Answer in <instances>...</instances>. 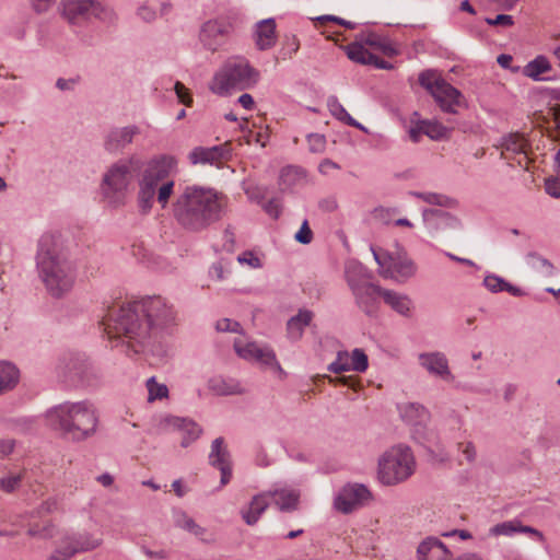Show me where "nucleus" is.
<instances>
[{"label": "nucleus", "instance_id": "obj_4", "mask_svg": "<svg viewBox=\"0 0 560 560\" xmlns=\"http://www.w3.org/2000/svg\"><path fill=\"white\" fill-rule=\"evenodd\" d=\"M45 420L48 427L65 439L83 442L95 435L100 415L95 405L84 399L52 406L45 412Z\"/></svg>", "mask_w": 560, "mask_h": 560}, {"label": "nucleus", "instance_id": "obj_51", "mask_svg": "<svg viewBox=\"0 0 560 560\" xmlns=\"http://www.w3.org/2000/svg\"><path fill=\"white\" fill-rule=\"evenodd\" d=\"M310 151L313 153H322L326 148V138L319 133H311L307 136Z\"/></svg>", "mask_w": 560, "mask_h": 560}, {"label": "nucleus", "instance_id": "obj_46", "mask_svg": "<svg viewBox=\"0 0 560 560\" xmlns=\"http://www.w3.org/2000/svg\"><path fill=\"white\" fill-rule=\"evenodd\" d=\"M368 368L369 358L365 352L360 348L353 349L350 354V371L363 373L368 370Z\"/></svg>", "mask_w": 560, "mask_h": 560}, {"label": "nucleus", "instance_id": "obj_19", "mask_svg": "<svg viewBox=\"0 0 560 560\" xmlns=\"http://www.w3.org/2000/svg\"><path fill=\"white\" fill-rule=\"evenodd\" d=\"M95 0H65L62 15L73 25H80L93 18Z\"/></svg>", "mask_w": 560, "mask_h": 560}, {"label": "nucleus", "instance_id": "obj_36", "mask_svg": "<svg viewBox=\"0 0 560 560\" xmlns=\"http://www.w3.org/2000/svg\"><path fill=\"white\" fill-rule=\"evenodd\" d=\"M550 70L551 65L549 60L545 56L539 55L524 67L523 74L534 81H542L546 80L542 74Z\"/></svg>", "mask_w": 560, "mask_h": 560}, {"label": "nucleus", "instance_id": "obj_13", "mask_svg": "<svg viewBox=\"0 0 560 560\" xmlns=\"http://www.w3.org/2000/svg\"><path fill=\"white\" fill-rule=\"evenodd\" d=\"M140 135L137 125L110 127L103 137V148L110 154L121 153Z\"/></svg>", "mask_w": 560, "mask_h": 560}, {"label": "nucleus", "instance_id": "obj_64", "mask_svg": "<svg viewBox=\"0 0 560 560\" xmlns=\"http://www.w3.org/2000/svg\"><path fill=\"white\" fill-rule=\"evenodd\" d=\"M265 211L272 218L277 219L280 215L279 203L276 199L269 200L265 206Z\"/></svg>", "mask_w": 560, "mask_h": 560}, {"label": "nucleus", "instance_id": "obj_48", "mask_svg": "<svg viewBox=\"0 0 560 560\" xmlns=\"http://www.w3.org/2000/svg\"><path fill=\"white\" fill-rule=\"evenodd\" d=\"M327 107L329 113L343 124H346L351 116L335 95L327 98Z\"/></svg>", "mask_w": 560, "mask_h": 560}, {"label": "nucleus", "instance_id": "obj_30", "mask_svg": "<svg viewBox=\"0 0 560 560\" xmlns=\"http://www.w3.org/2000/svg\"><path fill=\"white\" fill-rule=\"evenodd\" d=\"M256 45L260 50L271 48L276 44V22L266 19L256 25Z\"/></svg>", "mask_w": 560, "mask_h": 560}, {"label": "nucleus", "instance_id": "obj_29", "mask_svg": "<svg viewBox=\"0 0 560 560\" xmlns=\"http://www.w3.org/2000/svg\"><path fill=\"white\" fill-rule=\"evenodd\" d=\"M314 317L313 312L300 310L295 316H292L287 323L288 338L298 341L302 338L304 329L311 324Z\"/></svg>", "mask_w": 560, "mask_h": 560}, {"label": "nucleus", "instance_id": "obj_23", "mask_svg": "<svg viewBox=\"0 0 560 560\" xmlns=\"http://www.w3.org/2000/svg\"><path fill=\"white\" fill-rule=\"evenodd\" d=\"M270 502V493L268 491L254 495L249 504L241 510L243 521L249 526L255 525L268 509Z\"/></svg>", "mask_w": 560, "mask_h": 560}, {"label": "nucleus", "instance_id": "obj_37", "mask_svg": "<svg viewBox=\"0 0 560 560\" xmlns=\"http://www.w3.org/2000/svg\"><path fill=\"white\" fill-rule=\"evenodd\" d=\"M525 260L532 269L542 273L546 277H552L556 273V268L552 262L536 252H529L526 255Z\"/></svg>", "mask_w": 560, "mask_h": 560}, {"label": "nucleus", "instance_id": "obj_52", "mask_svg": "<svg viewBox=\"0 0 560 560\" xmlns=\"http://www.w3.org/2000/svg\"><path fill=\"white\" fill-rule=\"evenodd\" d=\"M137 16L145 23H152L155 21L158 14L154 8L143 3L138 7L136 11Z\"/></svg>", "mask_w": 560, "mask_h": 560}, {"label": "nucleus", "instance_id": "obj_17", "mask_svg": "<svg viewBox=\"0 0 560 560\" xmlns=\"http://www.w3.org/2000/svg\"><path fill=\"white\" fill-rule=\"evenodd\" d=\"M63 377L73 383L91 386L98 378L95 369L84 359L71 358L63 369Z\"/></svg>", "mask_w": 560, "mask_h": 560}, {"label": "nucleus", "instance_id": "obj_38", "mask_svg": "<svg viewBox=\"0 0 560 560\" xmlns=\"http://www.w3.org/2000/svg\"><path fill=\"white\" fill-rule=\"evenodd\" d=\"M348 58L360 65H370L375 61L374 55L370 52L362 43L354 42L345 47Z\"/></svg>", "mask_w": 560, "mask_h": 560}, {"label": "nucleus", "instance_id": "obj_58", "mask_svg": "<svg viewBox=\"0 0 560 560\" xmlns=\"http://www.w3.org/2000/svg\"><path fill=\"white\" fill-rule=\"evenodd\" d=\"M174 90H175L177 98L180 103H183L186 106L191 105L192 97L190 96V94L188 93V90L182 82L177 81L174 85Z\"/></svg>", "mask_w": 560, "mask_h": 560}, {"label": "nucleus", "instance_id": "obj_59", "mask_svg": "<svg viewBox=\"0 0 560 560\" xmlns=\"http://www.w3.org/2000/svg\"><path fill=\"white\" fill-rule=\"evenodd\" d=\"M238 262L247 264L252 268H260L261 261L260 259L252 252H245L237 257Z\"/></svg>", "mask_w": 560, "mask_h": 560}, {"label": "nucleus", "instance_id": "obj_33", "mask_svg": "<svg viewBox=\"0 0 560 560\" xmlns=\"http://www.w3.org/2000/svg\"><path fill=\"white\" fill-rule=\"evenodd\" d=\"M172 518L177 528H180L196 537L201 538L206 534V529L197 524L195 520L182 509H173Z\"/></svg>", "mask_w": 560, "mask_h": 560}, {"label": "nucleus", "instance_id": "obj_61", "mask_svg": "<svg viewBox=\"0 0 560 560\" xmlns=\"http://www.w3.org/2000/svg\"><path fill=\"white\" fill-rule=\"evenodd\" d=\"M56 0H31L33 9L37 13H44L48 11L54 4Z\"/></svg>", "mask_w": 560, "mask_h": 560}, {"label": "nucleus", "instance_id": "obj_3", "mask_svg": "<svg viewBox=\"0 0 560 560\" xmlns=\"http://www.w3.org/2000/svg\"><path fill=\"white\" fill-rule=\"evenodd\" d=\"M36 270L47 292L62 298L71 291L75 281L73 264L55 234H44L37 244Z\"/></svg>", "mask_w": 560, "mask_h": 560}, {"label": "nucleus", "instance_id": "obj_49", "mask_svg": "<svg viewBox=\"0 0 560 560\" xmlns=\"http://www.w3.org/2000/svg\"><path fill=\"white\" fill-rule=\"evenodd\" d=\"M483 285L492 293L504 291L505 280L497 275H487Z\"/></svg>", "mask_w": 560, "mask_h": 560}, {"label": "nucleus", "instance_id": "obj_32", "mask_svg": "<svg viewBox=\"0 0 560 560\" xmlns=\"http://www.w3.org/2000/svg\"><path fill=\"white\" fill-rule=\"evenodd\" d=\"M208 388L219 396H228L243 393V388L236 380L226 378L223 376L211 377L208 381Z\"/></svg>", "mask_w": 560, "mask_h": 560}, {"label": "nucleus", "instance_id": "obj_1", "mask_svg": "<svg viewBox=\"0 0 560 560\" xmlns=\"http://www.w3.org/2000/svg\"><path fill=\"white\" fill-rule=\"evenodd\" d=\"M176 313L162 296L115 304L101 324L115 347L126 346L128 354L155 353L161 348V331L175 325Z\"/></svg>", "mask_w": 560, "mask_h": 560}, {"label": "nucleus", "instance_id": "obj_57", "mask_svg": "<svg viewBox=\"0 0 560 560\" xmlns=\"http://www.w3.org/2000/svg\"><path fill=\"white\" fill-rule=\"evenodd\" d=\"M215 328L218 331L241 332V325L230 318H222L217 322Z\"/></svg>", "mask_w": 560, "mask_h": 560}, {"label": "nucleus", "instance_id": "obj_22", "mask_svg": "<svg viewBox=\"0 0 560 560\" xmlns=\"http://www.w3.org/2000/svg\"><path fill=\"white\" fill-rule=\"evenodd\" d=\"M432 96L440 105L441 109L450 114H455L456 107L459 106L463 101L462 93L445 80Z\"/></svg>", "mask_w": 560, "mask_h": 560}, {"label": "nucleus", "instance_id": "obj_62", "mask_svg": "<svg viewBox=\"0 0 560 560\" xmlns=\"http://www.w3.org/2000/svg\"><path fill=\"white\" fill-rule=\"evenodd\" d=\"M141 551L149 558L153 560H164L167 557V552L163 549L151 550L145 546L141 547Z\"/></svg>", "mask_w": 560, "mask_h": 560}, {"label": "nucleus", "instance_id": "obj_15", "mask_svg": "<svg viewBox=\"0 0 560 560\" xmlns=\"http://www.w3.org/2000/svg\"><path fill=\"white\" fill-rule=\"evenodd\" d=\"M233 347L237 355L247 361L258 362L265 365L277 364L275 352L269 347H261L254 341L244 338H235Z\"/></svg>", "mask_w": 560, "mask_h": 560}, {"label": "nucleus", "instance_id": "obj_53", "mask_svg": "<svg viewBox=\"0 0 560 560\" xmlns=\"http://www.w3.org/2000/svg\"><path fill=\"white\" fill-rule=\"evenodd\" d=\"M294 240L298 243H301V244H304V245H307V244H310L312 242V240H313V232H312V230L308 226L307 220H304V222L302 223L300 230L295 233Z\"/></svg>", "mask_w": 560, "mask_h": 560}, {"label": "nucleus", "instance_id": "obj_56", "mask_svg": "<svg viewBox=\"0 0 560 560\" xmlns=\"http://www.w3.org/2000/svg\"><path fill=\"white\" fill-rule=\"evenodd\" d=\"M545 190L552 198H560V175L546 178Z\"/></svg>", "mask_w": 560, "mask_h": 560}, {"label": "nucleus", "instance_id": "obj_31", "mask_svg": "<svg viewBox=\"0 0 560 560\" xmlns=\"http://www.w3.org/2000/svg\"><path fill=\"white\" fill-rule=\"evenodd\" d=\"M345 277L350 290L352 291L355 288L368 283L370 275L361 262L357 260H350L346 264Z\"/></svg>", "mask_w": 560, "mask_h": 560}, {"label": "nucleus", "instance_id": "obj_28", "mask_svg": "<svg viewBox=\"0 0 560 560\" xmlns=\"http://www.w3.org/2000/svg\"><path fill=\"white\" fill-rule=\"evenodd\" d=\"M226 151L222 145L210 148L196 147L188 155L191 164H215L224 159Z\"/></svg>", "mask_w": 560, "mask_h": 560}, {"label": "nucleus", "instance_id": "obj_63", "mask_svg": "<svg viewBox=\"0 0 560 560\" xmlns=\"http://www.w3.org/2000/svg\"><path fill=\"white\" fill-rule=\"evenodd\" d=\"M15 447V441L12 439H3L0 440V455L8 456L10 455Z\"/></svg>", "mask_w": 560, "mask_h": 560}, {"label": "nucleus", "instance_id": "obj_54", "mask_svg": "<svg viewBox=\"0 0 560 560\" xmlns=\"http://www.w3.org/2000/svg\"><path fill=\"white\" fill-rule=\"evenodd\" d=\"M27 535L31 537H40V538H52L54 537V526L52 524H47L44 527L39 528L38 526H32L27 530Z\"/></svg>", "mask_w": 560, "mask_h": 560}, {"label": "nucleus", "instance_id": "obj_20", "mask_svg": "<svg viewBox=\"0 0 560 560\" xmlns=\"http://www.w3.org/2000/svg\"><path fill=\"white\" fill-rule=\"evenodd\" d=\"M397 408L401 420L416 430L424 428L430 421L429 410L419 402H402Z\"/></svg>", "mask_w": 560, "mask_h": 560}, {"label": "nucleus", "instance_id": "obj_44", "mask_svg": "<svg viewBox=\"0 0 560 560\" xmlns=\"http://www.w3.org/2000/svg\"><path fill=\"white\" fill-rule=\"evenodd\" d=\"M73 535L80 544V548L83 552L95 550L103 544V539L101 537H96L89 532L73 533Z\"/></svg>", "mask_w": 560, "mask_h": 560}, {"label": "nucleus", "instance_id": "obj_40", "mask_svg": "<svg viewBox=\"0 0 560 560\" xmlns=\"http://www.w3.org/2000/svg\"><path fill=\"white\" fill-rule=\"evenodd\" d=\"M93 18L107 25H115L118 21L114 8L98 0H95Z\"/></svg>", "mask_w": 560, "mask_h": 560}, {"label": "nucleus", "instance_id": "obj_42", "mask_svg": "<svg viewBox=\"0 0 560 560\" xmlns=\"http://www.w3.org/2000/svg\"><path fill=\"white\" fill-rule=\"evenodd\" d=\"M421 130L423 135L432 140H442L447 137L450 129L438 121L423 120L421 121Z\"/></svg>", "mask_w": 560, "mask_h": 560}, {"label": "nucleus", "instance_id": "obj_11", "mask_svg": "<svg viewBox=\"0 0 560 560\" xmlns=\"http://www.w3.org/2000/svg\"><path fill=\"white\" fill-rule=\"evenodd\" d=\"M373 499L370 489L362 483H347L336 494L334 508L343 514L352 513Z\"/></svg>", "mask_w": 560, "mask_h": 560}, {"label": "nucleus", "instance_id": "obj_18", "mask_svg": "<svg viewBox=\"0 0 560 560\" xmlns=\"http://www.w3.org/2000/svg\"><path fill=\"white\" fill-rule=\"evenodd\" d=\"M422 220L431 234L447 229L456 230L462 226L460 221L456 217L440 209H423Z\"/></svg>", "mask_w": 560, "mask_h": 560}, {"label": "nucleus", "instance_id": "obj_10", "mask_svg": "<svg viewBox=\"0 0 560 560\" xmlns=\"http://www.w3.org/2000/svg\"><path fill=\"white\" fill-rule=\"evenodd\" d=\"M234 31L235 24L231 18L218 16L200 26L199 42L206 50L215 52L228 43Z\"/></svg>", "mask_w": 560, "mask_h": 560}, {"label": "nucleus", "instance_id": "obj_24", "mask_svg": "<svg viewBox=\"0 0 560 560\" xmlns=\"http://www.w3.org/2000/svg\"><path fill=\"white\" fill-rule=\"evenodd\" d=\"M445 545L435 537H427L417 549L418 560H450Z\"/></svg>", "mask_w": 560, "mask_h": 560}, {"label": "nucleus", "instance_id": "obj_34", "mask_svg": "<svg viewBox=\"0 0 560 560\" xmlns=\"http://www.w3.org/2000/svg\"><path fill=\"white\" fill-rule=\"evenodd\" d=\"M20 371L11 362L0 361V395H3L19 384Z\"/></svg>", "mask_w": 560, "mask_h": 560}, {"label": "nucleus", "instance_id": "obj_14", "mask_svg": "<svg viewBox=\"0 0 560 560\" xmlns=\"http://www.w3.org/2000/svg\"><path fill=\"white\" fill-rule=\"evenodd\" d=\"M160 431H178L183 434L180 445L187 447L201 434V428L192 420L176 416L161 417L158 423Z\"/></svg>", "mask_w": 560, "mask_h": 560}, {"label": "nucleus", "instance_id": "obj_5", "mask_svg": "<svg viewBox=\"0 0 560 560\" xmlns=\"http://www.w3.org/2000/svg\"><path fill=\"white\" fill-rule=\"evenodd\" d=\"M176 167L177 160L170 154H160L148 161L139 180L138 202L141 210H151L155 198L162 209L167 207L175 186L168 177Z\"/></svg>", "mask_w": 560, "mask_h": 560}, {"label": "nucleus", "instance_id": "obj_2", "mask_svg": "<svg viewBox=\"0 0 560 560\" xmlns=\"http://www.w3.org/2000/svg\"><path fill=\"white\" fill-rule=\"evenodd\" d=\"M229 198L210 187L187 185L173 203V215L185 230L200 232L226 212Z\"/></svg>", "mask_w": 560, "mask_h": 560}, {"label": "nucleus", "instance_id": "obj_55", "mask_svg": "<svg viewBox=\"0 0 560 560\" xmlns=\"http://www.w3.org/2000/svg\"><path fill=\"white\" fill-rule=\"evenodd\" d=\"M457 448L465 456L468 463H474L476 460L477 452L472 442H460L457 444Z\"/></svg>", "mask_w": 560, "mask_h": 560}, {"label": "nucleus", "instance_id": "obj_45", "mask_svg": "<svg viewBox=\"0 0 560 560\" xmlns=\"http://www.w3.org/2000/svg\"><path fill=\"white\" fill-rule=\"evenodd\" d=\"M443 82L444 79L439 77L433 70H425L419 74V83L428 90L431 95L436 92L438 88H440Z\"/></svg>", "mask_w": 560, "mask_h": 560}, {"label": "nucleus", "instance_id": "obj_21", "mask_svg": "<svg viewBox=\"0 0 560 560\" xmlns=\"http://www.w3.org/2000/svg\"><path fill=\"white\" fill-rule=\"evenodd\" d=\"M527 141L520 133H510L501 139V155L502 158L510 160L512 158H516L518 165H522L527 156Z\"/></svg>", "mask_w": 560, "mask_h": 560}, {"label": "nucleus", "instance_id": "obj_9", "mask_svg": "<svg viewBox=\"0 0 560 560\" xmlns=\"http://www.w3.org/2000/svg\"><path fill=\"white\" fill-rule=\"evenodd\" d=\"M371 250L383 278L405 283L416 276L418 267L404 249L389 253L371 246Z\"/></svg>", "mask_w": 560, "mask_h": 560}, {"label": "nucleus", "instance_id": "obj_39", "mask_svg": "<svg viewBox=\"0 0 560 560\" xmlns=\"http://www.w3.org/2000/svg\"><path fill=\"white\" fill-rule=\"evenodd\" d=\"M410 195L418 199H421L422 201H424L429 205H434V206H440V207H445V208H451V207L455 206L454 199L450 198L448 196L438 194V192L411 191Z\"/></svg>", "mask_w": 560, "mask_h": 560}, {"label": "nucleus", "instance_id": "obj_25", "mask_svg": "<svg viewBox=\"0 0 560 560\" xmlns=\"http://www.w3.org/2000/svg\"><path fill=\"white\" fill-rule=\"evenodd\" d=\"M517 533L530 534L538 540H542V534L534 527L522 525L521 521L514 518L493 525L489 529V536H513Z\"/></svg>", "mask_w": 560, "mask_h": 560}, {"label": "nucleus", "instance_id": "obj_43", "mask_svg": "<svg viewBox=\"0 0 560 560\" xmlns=\"http://www.w3.org/2000/svg\"><path fill=\"white\" fill-rule=\"evenodd\" d=\"M148 400H161L168 397V388L163 383H158L154 376L147 380Z\"/></svg>", "mask_w": 560, "mask_h": 560}, {"label": "nucleus", "instance_id": "obj_12", "mask_svg": "<svg viewBox=\"0 0 560 560\" xmlns=\"http://www.w3.org/2000/svg\"><path fill=\"white\" fill-rule=\"evenodd\" d=\"M418 364L430 376L440 378L444 382H453L454 375L452 373L450 361L446 354L442 351H425L417 355Z\"/></svg>", "mask_w": 560, "mask_h": 560}, {"label": "nucleus", "instance_id": "obj_60", "mask_svg": "<svg viewBox=\"0 0 560 560\" xmlns=\"http://www.w3.org/2000/svg\"><path fill=\"white\" fill-rule=\"evenodd\" d=\"M489 25H502L511 26L513 24V18L508 14H499L494 19H486Z\"/></svg>", "mask_w": 560, "mask_h": 560}, {"label": "nucleus", "instance_id": "obj_50", "mask_svg": "<svg viewBox=\"0 0 560 560\" xmlns=\"http://www.w3.org/2000/svg\"><path fill=\"white\" fill-rule=\"evenodd\" d=\"M21 481V474L10 475L8 477L0 478V488L5 492L11 493L20 487Z\"/></svg>", "mask_w": 560, "mask_h": 560}, {"label": "nucleus", "instance_id": "obj_47", "mask_svg": "<svg viewBox=\"0 0 560 560\" xmlns=\"http://www.w3.org/2000/svg\"><path fill=\"white\" fill-rule=\"evenodd\" d=\"M327 370L335 374L350 371V354L348 351H338L335 361H332Z\"/></svg>", "mask_w": 560, "mask_h": 560}, {"label": "nucleus", "instance_id": "obj_27", "mask_svg": "<svg viewBox=\"0 0 560 560\" xmlns=\"http://www.w3.org/2000/svg\"><path fill=\"white\" fill-rule=\"evenodd\" d=\"M268 492L270 493V500H273V503L280 511L292 512L298 509L300 492L296 489L284 487L269 490Z\"/></svg>", "mask_w": 560, "mask_h": 560}, {"label": "nucleus", "instance_id": "obj_8", "mask_svg": "<svg viewBox=\"0 0 560 560\" xmlns=\"http://www.w3.org/2000/svg\"><path fill=\"white\" fill-rule=\"evenodd\" d=\"M416 460L411 448L396 445L386 451L378 459L377 479L384 486H396L411 477Z\"/></svg>", "mask_w": 560, "mask_h": 560}, {"label": "nucleus", "instance_id": "obj_16", "mask_svg": "<svg viewBox=\"0 0 560 560\" xmlns=\"http://www.w3.org/2000/svg\"><path fill=\"white\" fill-rule=\"evenodd\" d=\"M384 291L385 289L382 287L368 282L351 292L358 307L368 316H373L377 313L378 298H382V292Z\"/></svg>", "mask_w": 560, "mask_h": 560}, {"label": "nucleus", "instance_id": "obj_35", "mask_svg": "<svg viewBox=\"0 0 560 560\" xmlns=\"http://www.w3.org/2000/svg\"><path fill=\"white\" fill-rule=\"evenodd\" d=\"M209 464L213 467H220L231 464V455L223 438H217L211 443L209 453Z\"/></svg>", "mask_w": 560, "mask_h": 560}, {"label": "nucleus", "instance_id": "obj_7", "mask_svg": "<svg viewBox=\"0 0 560 560\" xmlns=\"http://www.w3.org/2000/svg\"><path fill=\"white\" fill-rule=\"evenodd\" d=\"M139 167L140 160L136 156L120 159L108 167L101 184L102 197L107 206L118 208L125 205L128 187Z\"/></svg>", "mask_w": 560, "mask_h": 560}, {"label": "nucleus", "instance_id": "obj_6", "mask_svg": "<svg viewBox=\"0 0 560 560\" xmlns=\"http://www.w3.org/2000/svg\"><path fill=\"white\" fill-rule=\"evenodd\" d=\"M259 80V72L242 56L228 58L214 73L209 83L211 92L226 95L232 90L243 91L254 86Z\"/></svg>", "mask_w": 560, "mask_h": 560}, {"label": "nucleus", "instance_id": "obj_41", "mask_svg": "<svg viewBox=\"0 0 560 560\" xmlns=\"http://www.w3.org/2000/svg\"><path fill=\"white\" fill-rule=\"evenodd\" d=\"M74 557V549L71 548L66 534H63L56 548L47 557V560H71Z\"/></svg>", "mask_w": 560, "mask_h": 560}, {"label": "nucleus", "instance_id": "obj_26", "mask_svg": "<svg viewBox=\"0 0 560 560\" xmlns=\"http://www.w3.org/2000/svg\"><path fill=\"white\" fill-rule=\"evenodd\" d=\"M382 299L397 314L407 318L412 316L413 302L407 294L385 289Z\"/></svg>", "mask_w": 560, "mask_h": 560}]
</instances>
